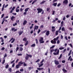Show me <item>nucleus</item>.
<instances>
[{
    "label": "nucleus",
    "instance_id": "nucleus-1",
    "mask_svg": "<svg viewBox=\"0 0 73 73\" xmlns=\"http://www.w3.org/2000/svg\"><path fill=\"white\" fill-rule=\"evenodd\" d=\"M58 38H59V36H57L56 38H54L53 39V40H52L51 41V42L52 44H56V41H57L58 40ZM54 40V41H53Z\"/></svg>",
    "mask_w": 73,
    "mask_h": 73
},
{
    "label": "nucleus",
    "instance_id": "nucleus-2",
    "mask_svg": "<svg viewBox=\"0 0 73 73\" xmlns=\"http://www.w3.org/2000/svg\"><path fill=\"white\" fill-rule=\"evenodd\" d=\"M57 51L56 52L53 53V54L54 55H58V54H59V52H60V50H59V49H58L57 50V49L56 48L55 49L54 51L55 52H57Z\"/></svg>",
    "mask_w": 73,
    "mask_h": 73
},
{
    "label": "nucleus",
    "instance_id": "nucleus-3",
    "mask_svg": "<svg viewBox=\"0 0 73 73\" xmlns=\"http://www.w3.org/2000/svg\"><path fill=\"white\" fill-rule=\"evenodd\" d=\"M32 57V55L30 54H27L26 57H25V59H26V60H28L29 58V57H30V58H31V57Z\"/></svg>",
    "mask_w": 73,
    "mask_h": 73
},
{
    "label": "nucleus",
    "instance_id": "nucleus-4",
    "mask_svg": "<svg viewBox=\"0 0 73 73\" xmlns=\"http://www.w3.org/2000/svg\"><path fill=\"white\" fill-rule=\"evenodd\" d=\"M44 61H45V60L44 59H43L42 60V61L40 62V64H38V65H39L38 67L40 68L42 66L44 65V63H42V62H44Z\"/></svg>",
    "mask_w": 73,
    "mask_h": 73
},
{
    "label": "nucleus",
    "instance_id": "nucleus-5",
    "mask_svg": "<svg viewBox=\"0 0 73 73\" xmlns=\"http://www.w3.org/2000/svg\"><path fill=\"white\" fill-rule=\"evenodd\" d=\"M43 40H44V38L42 37H41L40 39H39L40 44H43V43H44V41Z\"/></svg>",
    "mask_w": 73,
    "mask_h": 73
},
{
    "label": "nucleus",
    "instance_id": "nucleus-6",
    "mask_svg": "<svg viewBox=\"0 0 73 73\" xmlns=\"http://www.w3.org/2000/svg\"><path fill=\"white\" fill-rule=\"evenodd\" d=\"M23 66H27V64L25 63V62H22V61H20L18 63V64H21V65H23Z\"/></svg>",
    "mask_w": 73,
    "mask_h": 73
},
{
    "label": "nucleus",
    "instance_id": "nucleus-7",
    "mask_svg": "<svg viewBox=\"0 0 73 73\" xmlns=\"http://www.w3.org/2000/svg\"><path fill=\"white\" fill-rule=\"evenodd\" d=\"M37 10L38 11L37 13H41L42 12V9L41 8H37Z\"/></svg>",
    "mask_w": 73,
    "mask_h": 73
},
{
    "label": "nucleus",
    "instance_id": "nucleus-8",
    "mask_svg": "<svg viewBox=\"0 0 73 73\" xmlns=\"http://www.w3.org/2000/svg\"><path fill=\"white\" fill-rule=\"evenodd\" d=\"M54 61L56 65H58V64H59V62H58V61H57L56 60H55Z\"/></svg>",
    "mask_w": 73,
    "mask_h": 73
},
{
    "label": "nucleus",
    "instance_id": "nucleus-9",
    "mask_svg": "<svg viewBox=\"0 0 73 73\" xmlns=\"http://www.w3.org/2000/svg\"><path fill=\"white\" fill-rule=\"evenodd\" d=\"M38 26H35V28L33 30L34 32H35V31H36V30H37V29H38Z\"/></svg>",
    "mask_w": 73,
    "mask_h": 73
},
{
    "label": "nucleus",
    "instance_id": "nucleus-10",
    "mask_svg": "<svg viewBox=\"0 0 73 73\" xmlns=\"http://www.w3.org/2000/svg\"><path fill=\"white\" fill-rule=\"evenodd\" d=\"M68 3V0H64L63 2V3L65 4L66 5H67Z\"/></svg>",
    "mask_w": 73,
    "mask_h": 73
},
{
    "label": "nucleus",
    "instance_id": "nucleus-11",
    "mask_svg": "<svg viewBox=\"0 0 73 73\" xmlns=\"http://www.w3.org/2000/svg\"><path fill=\"white\" fill-rule=\"evenodd\" d=\"M49 31H47L46 33V36H48L49 35Z\"/></svg>",
    "mask_w": 73,
    "mask_h": 73
},
{
    "label": "nucleus",
    "instance_id": "nucleus-12",
    "mask_svg": "<svg viewBox=\"0 0 73 73\" xmlns=\"http://www.w3.org/2000/svg\"><path fill=\"white\" fill-rule=\"evenodd\" d=\"M27 23V21L26 20H25L24 21L23 23V25H25Z\"/></svg>",
    "mask_w": 73,
    "mask_h": 73
},
{
    "label": "nucleus",
    "instance_id": "nucleus-13",
    "mask_svg": "<svg viewBox=\"0 0 73 73\" xmlns=\"http://www.w3.org/2000/svg\"><path fill=\"white\" fill-rule=\"evenodd\" d=\"M57 5V3H54L52 4V5L54 6V7H56Z\"/></svg>",
    "mask_w": 73,
    "mask_h": 73
},
{
    "label": "nucleus",
    "instance_id": "nucleus-14",
    "mask_svg": "<svg viewBox=\"0 0 73 73\" xmlns=\"http://www.w3.org/2000/svg\"><path fill=\"white\" fill-rule=\"evenodd\" d=\"M23 41H25V42H27V38L26 37H25L23 38Z\"/></svg>",
    "mask_w": 73,
    "mask_h": 73
},
{
    "label": "nucleus",
    "instance_id": "nucleus-15",
    "mask_svg": "<svg viewBox=\"0 0 73 73\" xmlns=\"http://www.w3.org/2000/svg\"><path fill=\"white\" fill-rule=\"evenodd\" d=\"M37 69L38 70H42L43 69H44V68H37Z\"/></svg>",
    "mask_w": 73,
    "mask_h": 73
},
{
    "label": "nucleus",
    "instance_id": "nucleus-16",
    "mask_svg": "<svg viewBox=\"0 0 73 73\" xmlns=\"http://www.w3.org/2000/svg\"><path fill=\"white\" fill-rule=\"evenodd\" d=\"M15 17H14V16L13 15L11 17V20L12 21H13V19H15Z\"/></svg>",
    "mask_w": 73,
    "mask_h": 73
},
{
    "label": "nucleus",
    "instance_id": "nucleus-17",
    "mask_svg": "<svg viewBox=\"0 0 73 73\" xmlns=\"http://www.w3.org/2000/svg\"><path fill=\"white\" fill-rule=\"evenodd\" d=\"M29 9V8H27L25 9V12H28V9Z\"/></svg>",
    "mask_w": 73,
    "mask_h": 73
},
{
    "label": "nucleus",
    "instance_id": "nucleus-18",
    "mask_svg": "<svg viewBox=\"0 0 73 73\" xmlns=\"http://www.w3.org/2000/svg\"><path fill=\"white\" fill-rule=\"evenodd\" d=\"M65 69V68H64L63 69H62L63 71L64 72H67V70H66L65 69Z\"/></svg>",
    "mask_w": 73,
    "mask_h": 73
},
{
    "label": "nucleus",
    "instance_id": "nucleus-19",
    "mask_svg": "<svg viewBox=\"0 0 73 73\" xmlns=\"http://www.w3.org/2000/svg\"><path fill=\"white\" fill-rule=\"evenodd\" d=\"M19 35L20 36L21 35H22V34L23 33L24 31H21V32H19Z\"/></svg>",
    "mask_w": 73,
    "mask_h": 73
},
{
    "label": "nucleus",
    "instance_id": "nucleus-20",
    "mask_svg": "<svg viewBox=\"0 0 73 73\" xmlns=\"http://www.w3.org/2000/svg\"><path fill=\"white\" fill-rule=\"evenodd\" d=\"M62 54H60L59 57L58 58V59L59 60H60V58H61V57H62Z\"/></svg>",
    "mask_w": 73,
    "mask_h": 73
},
{
    "label": "nucleus",
    "instance_id": "nucleus-21",
    "mask_svg": "<svg viewBox=\"0 0 73 73\" xmlns=\"http://www.w3.org/2000/svg\"><path fill=\"white\" fill-rule=\"evenodd\" d=\"M46 2V1H42V2L40 3V4H44V3Z\"/></svg>",
    "mask_w": 73,
    "mask_h": 73
},
{
    "label": "nucleus",
    "instance_id": "nucleus-22",
    "mask_svg": "<svg viewBox=\"0 0 73 73\" xmlns=\"http://www.w3.org/2000/svg\"><path fill=\"white\" fill-rule=\"evenodd\" d=\"M23 50V48L22 47H20V51H22Z\"/></svg>",
    "mask_w": 73,
    "mask_h": 73
},
{
    "label": "nucleus",
    "instance_id": "nucleus-23",
    "mask_svg": "<svg viewBox=\"0 0 73 73\" xmlns=\"http://www.w3.org/2000/svg\"><path fill=\"white\" fill-rule=\"evenodd\" d=\"M64 47H60L59 48V49L60 50H62V49H64Z\"/></svg>",
    "mask_w": 73,
    "mask_h": 73
},
{
    "label": "nucleus",
    "instance_id": "nucleus-24",
    "mask_svg": "<svg viewBox=\"0 0 73 73\" xmlns=\"http://www.w3.org/2000/svg\"><path fill=\"white\" fill-rule=\"evenodd\" d=\"M61 30L62 31H65V28L64 27L62 28Z\"/></svg>",
    "mask_w": 73,
    "mask_h": 73
},
{
    "label": "nucleus",
    "instance_id": "nucleus-25",
    "mask_svg": "<svg viewBox=\"0 0 73 73\" xmlns=\"http://www.w3.org/2000/svg\"><path fill=\"white\" fill-rule=\"evenodd\" d=\"M35 46H36V44H34L31 45V47H35Z\"/></svg>",
    "mask_w": 73,
    "mask_h": 73
},
{
    "label": "nucleus",
    "instance_id": "nucleus-26",
    "mask_svg": "<svg viewBox=\"0 0 73 73\" xmlns=\"http://www.w3.org/2000/svg\"><path fill=\"white\" fill-rule=\"evenodd\" d=\"M28 44V40L26 42V43L25 44V46H27Z\"/></svg>",
    "mask_w": 73,
    "mask_h": 73
},
{
    "label": "nucleus",
    "instance_id": "nucleus-27",
    "mask_svg": "<svg viewBox=\"0 0 73 73\" xmlns=\"http://www.w3.org/2000/svg\"><path fill=\"white\" fill-rule=\"evenodd\" d=\"M57 67L58 68H60L61 67V65L59 64L57 66Z\"/></svg>",
    "mask_w": 73,
    "mask_h": 73
},
{
    "label": "nucleus",
    "instance_id": "nucleus-28",
    "mask_svg": "<svg viewBox=\"0 0 73 73\" xmlns=\"http://www.w3.org/2000/svg\"><path fill=\"white\" fill-rule=\"evenodd\" d=\"M58 31H56L55 32V34L56 35H58Z\"/></svg>",
    "mask_w": 73,
    "mask_h": 73
},
{
    "label": "nucleus",
    "instance_id": "nucleus-29",
    "mask_svg": "<svg viewBox=\"0 0 73 73\" xmlns=\"http://www.w3.org/2000/svg\"><path fill=\"white\" fill-rule=\"evenodd\" d=\"M19 11H20V9H16V12H19Z\"/></svg>",
    "mask_w": 73,
    "mask_h": 73
},
{
    "label": "nucleus",
    "instance_id": "nucleus-30",
    "mask_svg": "<svg viewBox=\"0 0 73 73\" xmlns=\"http://www.w3.org/2000/svg\"><path fill=\"white\" fill-rule=\"evenodd\" d=\"M17 23H15V24H13V26L15 27V26H16V25H17Z\"/></svg>",
    "mask_w": 73,
    "mask_h": 73
},
{
    "label": "nucleus",
    "instance_id": "nucleus-31",
    "mask_svg": "<svg viewBox=\"0 0 73 73\" xmlns=\"http://www.w3.org/2000/svg\"><path fill=\"white\" fill-rule=\"evenodd\" d=\"M8 67H9V65L8 64H7L5 68L7 69V68H8Z\"/></svg>",
    "mask_w": 73,
    "mask_h": 73
},
{
    "label": "nucleus",
    "instance_id": "nucleus-32",
    "mask_svg": "<svg viewBox=\"0 0 73 73\" xmlns=\"http://www.w3.org/2000/svg\"><path fill=\"white\" fill-rule=\"evenodd\" d=\"M40 32H41V30H40V29H39L38 30V31H37V33H38V34H39Z\"/></svg>",
    "mask_w": 73,
    "mask_h": 73
},
{
    "label": "nucleus",
    "instance_id": "nucleus-33",
    "mask_svg": "<svg viewBox=\"0 0 73 73\" xmlns=\"http://www.w3.org/2000/svg\"><path fill=\"white\" fill-rule=\"evenodd\" d=\"M15 41V39H13V40L11 42V43H13Z\"/></svg>",
    "mask_w": 73,
    "mask_h": 73
},
{
    "label": "nucleus",
    "instance_id": "nucleus-34",
    "mask_svg": "<svg viewBox=\"0 0 73 73\" xmlns=\"http://www.w3.org/2000/svg\"><path fill=\"white\" fill-rule=\"evenodd\" d=\"M9 72H12V69L11 68H9Z\"/></svg>",
    "mask_w": 73,
    "mask_h": 73
},
{
    "label": "nucleus",
    "instance_id": "nucleus-35",
    "mask_svg": "<svg viewBox=\"0 0 73 73\" xmlns=\"http://www.w3.org/2000/svg\"><path fill=\"white\" fill-rule=\"evenodd\" d=\"M48 53V51H47L45 53V54H44V55L46 56H47Z\"/></svg>",
    "mask_w": 73,
    "mask_h": 73
},
{
    "label": "nucleus",
    "instance_id": "nucleus-36",
    "mask_svg": "<svg viewBox=\"0 0 73 73\" xmlns=\"http://www.w3.org/2000/svg\"><path fill=\"white\" fill-rule=\"evenodd\" d=\"M40 61V60L39 59H38L37 60V61H35L36 62H39V61Z\"/></svg>",
    "mask_w": 73,
    "mask_h": 73
},
{
    "label": "nucleus",
    "instance_id": "nucleus-37",
    "mask_svg": "<svg viewBox=\"0 0 73 73\" xmlns=\"http://www.w3.org/2000/svg\"><path fill=\"white\" fill-rule=\"evenodd\" d=\"M54 13H55V11H53L52 13V15H54Z\"/></svg>",
    "mask_w": 73,
    "mask_h": 73
},
{
    "label": "nucleus",
    "instance_id": "nucleus-38",
    "mask_svg": "<svg viewBox=\"0 0 73 73\" xmlns=\"http://www.w3.org/2000/svg\"><path fill=\"white\" fill-rule=\"evenodd\" d=\"M19 48L18 47H17L16 49V52H17V50H19Z\"/></svg>",
    "mask_w": 73,
    "mask_h": 73
},
{
    "label": "nucleus",
    "instance_id": "nucleus-39",
    "mask_svg": "<svg viewBox=\"0 0 73 73\" xmlns=\"http://www.w3.org/2000/svg\"><path fill=\"white\" fill-rule=\"evenodd\" d=\"M55 31H56V29H52L51 31L52 32H54Z\"/></svg>",
    "mask_w": 73,
    "mask_h": 73
},
{
    "label": "nucleus",
    "instance_id": "nucleus-40",
    "mask_svg": "<svg viewBox=\"0 0 73 73\" xmlns=\"http://www.w3.org/2000/svg\"><path fill=\"white\" fill-rule=\"evenodd\" d=\"M54 46H55V45L53 46H52L50 47V49H53V48H54Z\"/></svg>",
    "mask_w": 73,
    "mask_h": 73
},
{
    "label": "nucleus",
    "instance_id": "nucleus-41",
    "mask_svg": "<svg viewBox=\"0 0 73 73\" xmlns=\"http://www.w3.org/2000/svg\"><path fill=\"white\" fill-rule=\"evenodd\" d=\"M7 54L6 53H5V55H4V58H5V57H7Z\"/></svg>",
    "mask_w": 73,
    "mask_h": 73
},
{
    "label": "nucleus",
    "instance_id": "nucleus-42",
    "mask_svg": "<svg viewBox=\"0 0 73 73\" xmlns=\"http://www.w3.org/2000/svg\"><path fill=\"white\" fill-rule=\"evenodd\" d=\"M49 9H50V8H46V11H49Z\"/></svg>",
    "mask_w": 73,
    "mask_h": 73
},
{
    "label": "nucleus",
    "instance_id": "nucleus-43",
    "mask_svg": "<svg viewBox=\"0 0 73 73\" xmlns=\"http://www.w3.org/2000/svg\"><path fill=\"white\" fill-rule=\"evenodd\" d=\"M15 8L16 7H13L11 10H12L13 11H14V9H15Z\"/></svg>",
    "mask_w": 73,
    "mask_h": 73
},
{
    "label": "nucleus",
    "instance_id": "nucleus-44",
    "mask_svg": "<svg viewBox=\"0 0 73 73\" xmlns=\"http://www.w3.org/2000/svg\"><path fill=\"white\" fill-rule=\"evenodd\" d=\"M5 60H3V62H2V64H4V63H5Z\"/></svg>",
    "mask_w": 73,
    "mask_h": 73
},
{
    "label": "nucleus",
    "instance_id": "nucleus-45",
    "mask_svg": "<svg viewBox=\"0 0 73 73\" xmlns=\"http://www.w3.org/2000/svg\"><path fill=\"white\" fill-rule=\"evenodd\" d=\"M57 44H60V40H57Z\"/></svg>",
    "mask_w": 73,
    "mask_h": 73
},
{
    "label": "nucleus",
    "instance_id": "nucleus-46",
    "mask_svg": "<svg viewBox=\"0 0 73 73\" xmlns=\"http://www.w3.org/2000/svg\"><path fill=\"white\" fill-rule=\"evenodd\" d=\"M35 41L36 42V44H38V40H37V39H36Z\"/></svg>",
    "mask_w": 73,
    "mask_h": 73
},
{
    "label": "nucleus",
    "instance_id": "nucleus-47",
    "mask_svg": "<svg viewBox=\"0 0 73 73\" xmlns=\"http://www.w3.org/2000/svg\"><path fill=\"white\" fill-rule=\"evenodd\" d=\"M44 11L42 10V11L41 14L42 15L43 14H44Z\"/></svg>",
    "mask_w": 73,
    "mask_h": 73
},
{
    "label": "nucleus",
    "instance_id": "nucleus-48",
    "mask_svg": "<svg viewBox=\"0 0 73 73\" xmlns=\"http://www.w3.org/2000/svg\"><path fill=\"white\" fill-rule=\"evenodd\" d=\"M69 45L72 48H73V46H72V44H70Z\"/></svg>",
    "mask_w": 73,
    "mask_h": 73
},
{
    "label": "nucleus",
    "instance_id": "nucleus-49",
    "mask_svg": "<svg viewBox=\"0 0 73 73\" xmlns=\"http://www.w3.org/2000/svg\"><path fill=\"white\" fill-rule=\"evenodd\" d=\"M15 63H14L12 65V67H13L15 66Z\"/></svg>",
    "mask_w": 73,
    "mask_h": 73
},
{
    "label": "nucleus",
    "instance_id": "nucleus-50",
    "mask_svg": "<svg viewBox=\"0 0 73 73\" xmlns=\"http://www.w3.org/2000/svg\"><path fill=\"white\" fill-rule=\"evenodd\" d=\"M4 16V14H3L2 15V16L1 17V18L2 19Z\"/></svg>",
    "mask_w": 73,
    "mask_h": 73
},
{
    "label": "nucleus",
    "instance_id": "nucleus-51",
    "mask_svg": "<svg viewBox=\"0 0 73 73\" xmlns=\"http://www.w3.org/2000/svg\"><path fill=\"white\" fill-rule=\"evenodd\" d=\"M4 49H5V48H4V47H3L1 48V50H4Z\"/></svg>",
    "mask_w": 73,
    "mask_h": 73
},
{
    "label": "nucleus",
    "instance_id": "nucleus-52",
    "mask_svg": "<svg viewBox=\"0 0 73 73\" xmlns=\"http://www.w3.org/2000/svg\"><path fill=\"white\" fill-rule=\"evenodd\" d=\"M13 12V10H12V9L9 12L10 13H12Z\"/></svg>",
    "mask_w": 73,
    "mask_h": 73
},
{
    "label": "nucleus",
    "instance_id": "nucleus-53",
    "mask_svg": "<svg viewBox=\"0 0 73 73\" xmlns=\"http://www.w3.org/2000/svg\"><path fill=\"white\" fill-rule=\"evenodd\" d=\"M15 29V28H12L11 31H14Z\"/></svg>",
    "mask_w": 73,
    "mask_h": 73
},
{
    "label": "nucleus",
    "instance_id": "nucleus-54",
    "mask_svg": "<svg viewBox=\"0 0 73 73\" xmlns=\"http://www.w3.org/2000/svg\"><path fill=\"white\" fill-rule=\"evenodd\" d=\"M60 5H61V3H59L58 4L57 7H60Z\"/></svg>",
    "mask_w": 73,
    "mask_h": 73
},
{
    "label": "nucleus",
    "instance_id": "nucleus-55",
    "mask_svg": "<svg viewBox=\"0 0 73 73\" xmlns=\"http://www.w3.org/2000/svg\"><path fill=\"white\" fill-rule=\"evenodd\" d=\"M61 27L60 26V27L59 29V30H58V31H61Z\"/></svg>",
    "mask_w": 73,
    "mask_h": 73
},
{
    "label": "nucleus",
    "instance_id": "nucleus-56",
    "mask_svg": "<svg viewBox=\"0 0 73 73\" xmlns=\"http://www.w3.org/2000/svg\"><path fill=\"white\" fill-rule=\"evenodd\" d=\"M71 56H70L68 58V60L69 61V60H70V58H71Z\"/></svg>",
    "mask_w": 73,
    "mask_h": 73
},
{
    "label": "nucleus",
    "instance_id": "nucleus-57",
    "mask_svg": "<svg viewBox=\"0 0 73 73\" xmlns=\"http://www.w3.org/2000/svg\"><path fill=\"white\" fill-rule=\"evenodd\" d=\"M58 0H54L53 1H52V3H54V2H56V1H57Z\"/></svg>",
    "mask_w": 73,
    "mask_h": 73
},
{
    "label": "nucleus",
    "instance_id": "nucleus-58",
    "mask_svg": "<svg viewBox=\"0 0 73 73\" xmlns=\"http://www.w3.org/2000/svg\"><path fill=\"white\" fill-rule=\"evenodd\" d=\"M62 63H65V60H62Z\"/></svg>",
    "mask_w": 73,
    "mask_h": 73
},
{
    "label": "nucleus",
    "instance_id": "nucleus-59",
    "mask_svg": "<svg viewBox=\"0 0 73 73\" xmlns=\"http://www.w3.org/2000/svg\"><path fill=\"white\" fill-rule=\"evenodd\" d=\"M13 15H16L17 14L16 13H12Z\"/></svg>",
    "mask_w": 73,
    "mask_h": 73
},
{
    "label": "nucleus",
    "instance_id": "nucleus-60",
    "mask_svg": "<svg viewBox=\"0 0 73 73\" xmlns=\"http://www.w3.org/2000/svg\"><path fill=\"white\" fill-rule=\"evenodd\" d=\"M63 36L62 35H61V39H63Z\"/></svg>",
    "mask_w": 73,
    "mask_h": 73
},
{
    "label": "nucleus",
    "instance_id": "nucleus-61",
    "mask_svg": "<svg viewBox=\"0 0 73 73\" xmlns=\"http://www.w3.org/2000/svg\"><path fill=\"white\" fill-rule=\"evenodd\" d=\"M22 54H18V56H22Z\"/></svg>",
    "mask_w": 73,
    "mask_h": 73
},
{
    "label": "nucleus",
    "instance_id": "nucleus-62",
    "mask_svg": "<svg viewBox=\"0 0 73 73\" xmlns=\"http://www.w3.org/2000/svg\"><path fill=\"white\" fill-rule=\"evenodd\" d=\"M8 6V4H7L5 6V8H7V7Z\"/></svg>",
    "mask_w": 73,
    "mask_h": 73
},
{
    "label": "nucleus",
    "instance_id": "nucleus-63",
    "mask_svg": "<svg viewBox=\"0 0 73 73\" xmlns=\"http://www.w3.org/2000/svg\"><path fill=\"white\" fill-rule=\"evenodd\" d=\"M48 73H50V68H48Z\"/></svg>",
    "mask_w": 73,
    "mask_h": 73
},
{
    "label": "nucleus",
    "instance_id": "nucleus-64",
    "mask_svg": "<svg viewBox=\"0 0 73 73\" xmlns=\"http://www.w3.org/2000/svg\"><path fill=\"white\" fill-rule=\"evenodd\" d=\"M23 15H27V12H24L23 13Z\"/></svg>",
    "mask_w": 73,
    "mask_h": 73
}]
</instances>
